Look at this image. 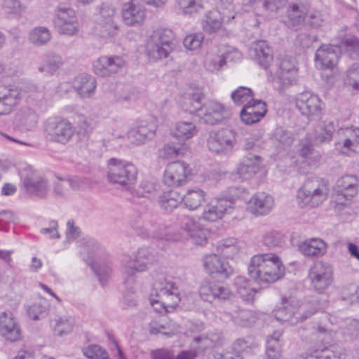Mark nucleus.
Instances as JSON below:
<instances>
[{"instance_id": "nucleus-52", "label": "nucleus", "mask_w": 359, "mask_h": 359, "mask_svg": "<svg viewBox=\"0 0 359 359\" xmlns=\"http://www.w3.org/2000/svg\"><path fill=\"white\" fill-rule=\"evenodd\" d=\"M48 311L47 304L41 302L33 304L27 309L29 317L34 320L44 318L48 315Z\"/></svg>"}, {"instance_id": "nucleus-19", "label": "nucleus", "mask_w": 359, "mask_h": 359, "mask_svg": "<svg viewBox=\"0 0 359 359\" xmlns=\"http://www.w3.org/2000/svg\"><path fill=\"white\" fill-rule=\"evenodd\" d=\"M201 298L206 302L225 301L231 296L229 288L223 284L215 281H204L198 290Z\"/></svg>"}, {"instance_id": "nucleus-22", "label": "nucleus", "mask_w": 359, "mask_h": 359, "mask_svg": "<svg viewBox=\"0 0 359 359\" xmlns=\"http://www.w3.org/2000/svg\"><path fill=\"white\" fill-rule=\"evenodd\" d=\"M180 226L188 233L193 243L204 245L208 242L209 231L189 216H183L180 219Z\"/></svg>"}, {"instance_id": "nucleus-27", "label": "nucleus", "mask_w": 359, "mask_h": 359, "mask_svg": "<svg viewBox=\"0 0 359 359\" xmlns=\"http://www.w3.org/2000/svg\"><path fill=\"white\" fill-rule=\"evenodd\" d=\"M0 332L7 340L11 341H15L20 339V329L11 311H5L0 314Z\"/></svg>"}, {"instance_id": "nucleus-5", "label": "nucleus", "mask_w": 359, "mask_h": 359, "mask_svg": "<svg viewBox=\"0 0 359 359\" xmlns=\"http://www.w3.org/2000/svg\"><path fill=\"white\" fill-rule=\"evenodd\" d=\"M173 32L168 29H157L150 36L147 43L146 51L149 60L153 61L167 58L172 50Z\"/></svg>"}, {"instance_id": "nucleus-63", "label": "nucleus", "mask_w": 359, "mask_h": 359, "mask_svg": "<svg viewBox=\"0 0 359 359\" xmlns=\"http://www.w3.org/2000/svg\"><path fill=\"white\" fill-rule=\"evenodd\" d=\"M262 242L269 248H273L281 244V236L278 232L271 231L264 235Z\"/></svg>"}, {"instance_id": "nucleus-8", "label": "nucleus", "mask_w": 359, "mask_h": 359, "mask_svg": "<svg viewBox=\"0 0 359 359\" xmlns=\"http://www.w3.org/2000/svg\"><path fill=\"white\" fill-rule=\"evenodd\" d=\"M44 131L48 140L65 144L71 140L75 129L67 119L55 117L46 121Z\"/></svg>"}, {"instance_id": "nucleus-40", "label": "nucleus", "mask_w": 359, "mask_h": 359, "mask_svg": "<svg viewBox=\"0 0 359 359\" xmlns=\"http://www.w3.org/2000/svg\"><path fill=\"white\" fill-rule=\"evenodd\" d=\"M205 192L201 189H190L184 195L183 198H181V201L187 208L194 210L201 205L205 201Z\"/></svg>"}, {"instance_id": "nucleus-41", "label": "nucleus", "mask_w": 359, "mask_h": 359, "mask_svg": "<svg viewBox=\"0 0 359 359\" xmlns=\"http://www.w3.org/2000/svg\"><path fill=\"white\" fill-rule=\"evenodd\" d=\"M82 184V180L76 176L68 178H59V181L55 183L53 192L58 196H64L68 188L78 189Z\"/></svg>"}, {"instance_id": "nucleus-24", "label": "nucleus", "mask_w": 359, "mask_h": 359, "mask_svg": "<svg viewBox=\"0 0 359 359\" xmlns=\"http://www.w3.org/2000/svg\"><path fill=\"white\" fill-rule=\"evenodd\" d=\"M121 15L126 25H140L144 20L145 10L139 3L128 1L123 5Z\"/></svg>"}, {"instance_id": "nucleus-39", "label": "nucleus", "mask_w": 359, "mask_h": 359, "mask_svg": "<svg viewBox=\"0 0 359 359\" xmlns=\"http://www.w3.org/2000/svg\"><path fill=\"white\" fill-rule=\"evenodd\" d=\"M223 15L217 9L209 11L202 22L203 29L209 34L216 32L222 27Z\"/></svg>"}, {"instance_id": "nucleus-6", "label": "nucleus", "mask_w": 359, "mask_h": 359, "mask_svg": "<svg viewBox=\"0 0 359 359\" xmlns=\"http://www.w3.org/2000/svg\"><path fill=\"white\" fill-rule=\"evenodd\" d=\"M86 251L88 257L92 259L90 266L102 286H104L111 273V264L106 260V252L104 248L93 238L86 241Z\"/></svg>"}, {"instance_id": "nucleus-21", "label": "nucleus", "mask_w": 359, "mask_h": 359, "mask_svg": "<svg viewBox=\"0 0 359 359\" xmlns=\"http://www.w3.org/2000/svg\"><path fill=\"white\" fill-rule=\"evenodd\" d=\"M266 112V104L264 101L252 99L243 107L240 117L243 123L251 125L260 121Z\"/></svg>"}, {"instance_id": "nucleus-48", "label": "nucleus", "mask_w": 359, "mask_h": 359, "mask_svg": "<svg viewBox=\"0 0 359 359\" xmlns=\"http://www.w3.org/2000/svg\"><path fill=\"white\" fill-rule=\"evenodd\" d=\"M51 34L49 29L45 27H38L33 29L29 36V41L34 46H41L50 41Z\"/></svg>"}, {"instance_id": "nucleus-7", "label": "nucleus", "mask_w": 359, "mask_h": 359, "mask_svg": "<svg viewBox=\"0 0 359 359\" xmlns=\"http://www.w3.org/2000/svg\"><path fill=\"white\" fill-rule=\"evenodd\" d=\"M326 198V186L318 179H307L297 194V201L301 208H316Z\"/></svg>"}, {"instance_id": "nucleus-36", "label": "nucleus", "mask_w": 359, "mask_h": 359, "mask_svg": "<svg viewBox=\"0 0 359 359\" xmlns=\"http://www.w3.org/2000/svg\"><path fill=\"white\" fill-rule=\"evenodd\" d=\"M234 285L238 294L243 301L248 303L253 302L257 291L251 285L250 280L244 276H238L235 278Z\"/></svg>"}, {"instance_id": "nucleus-50", "label": "nucleus", "mask_w": 359, "mask_h": 359, "mask_svg": "<svg viewBox=\"0 0 359 359\" xmlns=\"http://www.w3.org/2000/svg\"><path fill=\"white\" fill-rule=\"evenodd\" d=\"M231 99L236 104H243L248 102L253 98L252 90L245 86H240L231 93Z\"/></svg>"}, {"instance_id": "nucleus-34", "label": "nucleus", "mask_w": 359, "mask_h": 359, "mask_svg": "<svg viewBox=\"0 0 359 359\" xmlns=\"http://www.w3.org/2000/svg\"><path fill=\"white\" fill-rule=\"evenodd\" d=\"M73 86L81 97H90L95 90L96 81L93 76L82 74L75 77Z\"/></svg>"}, {"instance_id": "nucleus-35", "label": "nucleus", "mask_w": 359, "mask_h": 359, "mask_svg": "<svg viewBox=\"0 0 359 359\" xmlns=\"http://www.w3.org/2000/svg\"><path fill=\"white\" fill-rule=\"evenodd\" d=\"M204 95L200 90L193 93H186L182 99V108L191 114L198 115V111L201 108V100Z\"/></svg>"}, {"instance_id": "nucleus-45", "label": "nucleus", "mask_w": 359, "mask_h": 359, "mask_svg": "<svg viewBox=\"0 0 359 359\" xmlns=\"http://www.w3.org/2000/svg\"><path fill=\"white\" fill-rule=\"evenodd\" d=\"M196 126L188 121H180L176 124L173 135L181 140H185L191 138L197 133Z\"/></svg>"}, {"instance_id": "nucleus-62", "label": "nucleus", "mask_w": 359, "mask_h": 359, "mask_svg": "<svg viewBox=\"0 0 359 359\" xmlns=\"http://www.w3.org/2000/svg\"><path fill=\"white\" fill-rule=\"evenodd\" d=\"M156 191V185L148 181L142 180L134 190L133 194L138 197H148L149 194Z\"/></svg>"}, {"instance_id": "nucleus-60", "label": "nucleus", "mask_w": 359, "mask_h": 359, "mask_svg": "<svg viewBox=\"0 0 359 359\" xmlns=\"http://www.w3.org/2000/svg\"><path fill=\"white\" fill-rule=\"evenodd\" d=\"M83 353L90 359H103L107 352L98 345H90L83 349Z\"/></svg>"}, {"instance_id": "nucleus-43", "label": "nucleus", "mask_w": 359, "mask_h": 359, "mask_svg": "<svg viewBox=\"0 0 359 359\" xmlns=\"http://www.w3.org/2000/svg\"><path fill=\"white\" fill-rule=\"evenodd\" d=\"M335 130L336 126L333 121L322 122L316 131V140L320 143L330 142Z\"/></svg>"}, {"instance_id": "nucleus-42", "label": "nucleus", "mask_w": 359, "mask_h": 359, "mask_svg": "<svg viewBox=\"0 0 359 359\" xmlns=\"http://www.w3.org/2000/svg\"><path fill=\"white\" fill-rule=\"evenodd\" d=\"M17 121L25 130H29L36 126L38 115L33 109L29 107L23 108L18 114Z\"/></svg>"}, {"instance_id": "nucleus-11", "label": "nucleus", "mask_w": 359, "mask_h": 359, "mask_svg": "<svg viewBox=\"0 0 359 359\" xmlns=\"http://www.w3.org/2000/svg\"><path fill=\"white\" fill-rule=\"evenodd\" d=\"M332 274V267L329 263H314L308 274L311 287L318 293H322L331 284Z\"/></svg>"}, {"instance_id": "nucleus-26", "label": "nucleus", "mask_w": 359, "mask_h": 359, "mask_svg": "<svg viewBox=\"0 0 359 359\" xmlns=\"http://www.w3.org/2000/svg\"><path fill=\"white\" fill-rule=\"evenodd\" d=\"M262 163L259 156L249 153L238 164L236 172L243 180H248L258 172Z\"/></svg>"}, {"instance_id": "nucleus-37", "label": "nucleus", "mask_w": 359, "mask_h": 359, "mask_svg": "<svg viewBox=\"0 0 359 359\" xmlns=\"http://www.w3.org/2000/svg\"><path fill=\"white\" fill-rule=\"evenodd\" d=\"M63 65V59L60 55L50 53L43 56L42 62L39 66L38 70L39 72L53 75Z\"/></svg>"}, {"instance_id": "nucleus-33", "label": "nucleus", "mask_w": 359, "mask_h": 359, "mask_svg": "<svg viewBox=\"0 0 359 359\" xmlns=\"http://www.w3.org/2000/svg\"><path fill=\"white\" fill-rule=\"evenodd\" d=\"M154 132L155 126L153 123L142 121L138 126L129 130L128 138L132 144H140L144 143L147 139L152 138Z\"/></svg>"}, {"instance_id": "nucleus-29", "label": "nucleus", "mask_w": 359, "mask_h": 359, "mask_svg": "<svg viewBox=\"0 0 359 359\" xmlns=\"http://www.w3.org/2000/svg\"><path fill=\"white\" fill-rule=\"evenodd\" d=\"M253 57L263 69H267L273 60V50L266 41L260 40L253 44Z\"/></svg>"}, {"instance_id": "nucleus-54", "label": "nucleus", "mask_w": 359, "mask_h": 359, "mask_svg": "<svg viewBox=\"0 0 359 359\" xmlns=\"http://www.w3.org/2000/svg\"><path fill=\"white\" fill-rule=\"evenodd\" d=\"M273 138L285 147H290L294 141L293 134L282 127H278L274 130Z\"/></svg>"}, {"instance_id": "nucleus-28", "label": "nucleus", "mask_w": 359, "mask_h": 359, "mask_svg": "<svg viewBox=\"0 0 359 359\" xmlns=\"http://www.w3.org/2000/svg\"><path fill=\"white\" fill-rule=\"evenodd\" d=\"M358 187V178L354 175H346L337 181L334 190L339 195L348 198L356 196Z\"/></svg>"}, {"instance_id": "nucleus-55", "label": "nucleus", "mask_w": 359, "mask_h": 359, "mask_svg": "<svg viewBox=\"0 0 359 359\" xmlns=\"http://www.w3.org/2000/svg\"><path fill=\"white\" fill-rule=\"evenodd\" d=\"M74 325L72 318L61 317L56 320L54 331L58 336L70 333Z\"/></svg>"}, {"instance_id": "nucleus-1", "label": "nucleus", "mask_w": 359, "mask_h": 359, "mask_svg": "<svg viewBox=\"0 0 359 359\" xmlns=\"http://www.w3.org/2000/svg\"><path fill=\"white\" fill-rule=\"evenodd\" d=\"M248 272L250 277L259 285L273 283L284 276L285 266L275 254H258L251 258Z\"/></svg>"}, {"instance_id": "nucleus-38", "label": "nucleus", "mask_w": 359, "mask_h": 359, "mask_svg": "<svg viewBox=\"0 0 359 359\" xmlns=\"http://www.w3.org/2000/svg\"><path fill=\"white\" fill-rule=\"evenodd\" d=\"M282 332L276 330L266 339V354L269 359H278L282 351Z\"/></svg>"}, {"instance_id": "nucleus-13", "label": "nucleus", "mask_w": 359, "mask_h": 359, "mask_svg": "<svg viewBox=\"0 0 359 359\" xmlns=\"http://www.w3.org/2000/svg\"><path fill=\"white\" fill-rule=\"evenodd\" d=\"M236 142L235 133L229 129H222L210 133L208 139L209 150L217 154H226Z\"/></svg>"}, {"instance_id": "nucleus-3", "label": "nucleus", "mask_w": 359, "mask_h": 359, "mask_svg": "<svg viewBox=\"0 0 359 359\" xmlns=\"http://www.w3.org/2000/svg\"><path fill=\"white\" fill-rule=\"evenodd\" d=\"M137 176L136 166L126 160L111 158L107 163V180L109 183L129 190L135 183Z\"/></svg>"}, {"instance_id": "nucleus-31", "label": "nucleus", "mask_w": 359, "mask_h": 359, "mask_svg": "<svg viewBox=\"0 0 359 359\" xmlns=\"http://www.w3.org/2000/svg\"><path fill=\"white\" fill-rule=\"evenodd\" d=\"M327 244L320 238H313L305 240L299 243V252L308 257H318L324 255L327 252Z\"/></svg>"}, {"instance_id": "nucleus-9", "label": "nucleus", "mask_w": 359, "mask_h": 359, "mask_svg": "<svg viewBox=\"0 0 359 359\" xmlns=\"http://www.w3.org/2000/svg\"><path fill=\"white\" fill-rule=\"evenodd\" d=\"M306 307L300 306L299 302L294 297H283L280 305L274 309L273 313L276 319L280 322L295 324L299 320H304L308 318V316L299 313L300 310L304 311Z\"/></svg>"}, {"instance_id": "nucleus-61", "label": "nucleus", "mask_w": 359, "mask_h": 359, "mask_svg": "<svg viewBox=\"0 0 359 359\" xmlns=\"http://www.w3.org/2000/svg\"><path fill=\"white\" fill-rule=\"evenodd\" d=\"M203 39L204 36L202 33L191 34L184 39L183 43L187 49L195 50L201 46Z\"/></svg>"}, {"instance_id": "nucleus-18", "label": "nucleus", "mask_w": 359, "mask_h": 359, "mask_svg": "<svg viewBox=\"0 0 359 359\" xmlns=\"http://www.w3.org/2000/svg\"><path fill=\"white\" fill-rule=\"evenodd\" d=\"M296 106L304 116L311 120L318 117L322 111L321 100L309 91L303 92L297 96Z\"/></svg>"}, {"instance_id": "nucleus-56", "label": "nucleus", "mask_w": 359, "mask_h": 359, "mask_svg": "<svg viewBox=\"0 0 359 359\" xmlns=\"http://www.w3.org/2000/svg\"><path fill=\"white\" fill-rule=\"evenodd\" d=\"M342 332L344 336L350 337L351 339L359 338V320L348 318L345 321V325L342 328Z\"/></svg>"}, {"instance_id": "nucleus-58", "label": "nucleus", "mask_w": 359, "mask_h": 359, "mask_svg": "<svg viewBox=\"0 0 359 359\" xmlns=\"http://www.w3.org/2000/svg\"><path fill=\"white\" fill-rule=\"evenodd\" d=\"M19 96L11 95L0 100V116L10 114L19 102Z\"/></svg>"}, {"instance_id": "nucleus-32", "label": "nucleus", "mask_w": 359, "mask_h": 359, "mask_svg": "<svg viewBox=\"0 0 359 359\" xmlns=\"http://www.w3.org/2000/svg\"><path fill=\"white\" fill-rule=\"evenodd\" d=\"M26 190L32 195L40 198L46 197L48 193V184L42 177L31 175L24 180Z\"/></svg>"}, {"instance_id": "nucleus-59", "label": "nucleus", "mask_w": 359, "mask_h": 359, "mask_svg": "<svg viewBox=\"0 0 359 359\" xmlns=\"http://www.w3.org/2000/svg\"><path fill=\"white\" fill-rule=\"evenodd\" d=\"M311 303L315 306V308L312 311H309L305 314V316H308V318L317 311H323L328 305V297L325 294H323V292L319 293L318 296H316L313 298Z\"/></svg>"}, {"instance_id": "nucleus-51", "label": "nucleus", "mask_w": 359, "mask_h": 359, "mask_svg": "<svg viewBox=\"0 0 359 359\" xmlns=\"http://www.w3.org/2000/svg\"><path fill=\"white\" fill-rule=\"evenodd\" d=\"M177 13L184 15H191L203 9L200 1H178Z\"/></svg>"}, {"instance_id": "nucleus-17", "label": "nucleus", "mask_w": 359, "mask_h": 359, "mask_svg": "<svg viewBox=\"0 0 359 359\" xmlns=\"http://www.w3.org/2000/svg\"><path fill=\"white\" fill-rule=\"evenodd\" d=\"M126 65V61L122 56H101L93 62V68L95 74L104 77L118 72Z\"/></svg>"}, {"instance_id": "nucleus-44", "label": "nucleus", "mask_w": 359, "mask_h": 359, "mask_svg": "<svg viewBox=\"0 0 359 359\" xmlns=\"http://www.w3.org/2000/svg\"><path fill=\"white\" fill-rule=\"evenodd\" d=\"M304 359H340L333 350V347L318 345L313 347L311 353H307Z\"/></svg>"}, {"instance_id": "nucleus-16", "label": "nucleus", "mask_w": 359, "mask_h": 359, "mask_svg": "<svg viewBox=\"0 0 359 359\" xmlns=\"http://www.w3.org/2000/svg\"><path fill=\"white\" fill-rule=\"evenodd\" d=\"M233 198H219L210 201L204 208L202 217L208 222H216L233 208Z\"/></svg>"}, {"instance_id": "nucleus-12", "label": "nucleus", "mask_w": 359, "mask_h": 359, "mask_svg": "<svg viewBox=\"0 0 359 359\" xmlns=\"http://www.w3.org/2000/svg\"><path fill=\"white\" fill-rule=\"evenodd\" d=\"M230 111L223 104L215 101H208L198 111L197 116L201 123L215 125L230 116Z\"/></svg>"}, {"instance_id": "nucleus-14", "label": "nucleus", "mask_w": 359, "mask_h": 359, "mask_svg": "<svg viewBox=\"0 0 359 359\" xmlns=\"http://www.w3.org/2000/svg\"><path fill=\"white\" fill-rule=\"evenodd\" d=\"M190 174L191 169L184 161L171 162L167 165L165 170L163 182L169 187H180L187 182Z\"/></svg>"}, {"instance_id": "nucleus-25", "label": "nucleus", "mask_w": 359, "mask_h": 359, "mask_svg": "<svg viewBox=\"0 0 359 359\" xmlns=\"http://www.w3.org/2000/svg\"><path fill=\"white\" fill-rule=\"evenodd\" d=\"M278 74L283 87L292 85L296 81L297 76L294 59L287 56L280 57Z\"/></svg>"}, {"instance_id": "nucleus-23", "label": "nucleus", "mask_w": 359, "mask_h": 359, "mask_svg": "<svg viewBox=\"0 0 359 359\" xmlns=\"http://www.w3.org/2000/svg\"><path fill=\"white\" fill-rule=\"evenodd\" d=\"M341 48L330 44L322 45L316 52L315 60L321 69H331L337 63Z\"/></svg>"}, {"instance_id": "nucleus-47", "label": "nucleus", "mask_w": 359, "mask_h": 359, "mask_svg": "<svg viewBox=\"0 0 359 359\" xmlns=\"http://www.w3.org/2000/svg\"><path fill=\"white\" fill-rule=\"evenodd\" d=\"M96 29L100 36L107 38L117 34L118 26L115 19L97 20Z\"/></svg>"}, {"instance_id": "nucleus-49", "label": "nucleus", "mask_w": 359, "mask_h": 359, "mask_svg": "<svg viewBox=\"0 0 359 359\" xmlns=\"http://www.w3.org/2000/svg\"><path fill=\"white\" fill-rule=\"evenodd\" d=\"M341 48L352 59L359 58V39L355 36L344 38L341 42Z\"/></svg>"}, {"instance_id": "nucleus-15", "label": "nucleus", "mask_w": 359, "mask_h": 359, "mask_svg": "<svg viewBox=\"0 0 359 359\" xmlns=\"http://www.w3.org/2000/svg\"><path fill=\"white\" fill-rule=\"evenodd\" d=\"M203 266L210 276L226 280L234 273L233 269L229 263L216 254H210L203 257Z\"/></svg>"}, {"instance_id": "nucleus-30", "label": "nucleus", "mask_w": 359, "mask_h": 359, "mask_svg": "<svg viewBox=\"0 0 359 359\" xmlns=\"http://www.w3.org/2000/svg\"><path fill=\"white\" fill-rule=\"evenodd\" d=\"M273 206L272 196L264 192L255 194L249 201L251 212L257 215L268 214Z\"/></svg>"}, {"instance_id": "nucleus-46", "label": "nucleus", "mask_w": 359, "mask_h": 359, "mask_svg": "<svg viewBox=\"0 0 359 359\" xmlns=\"http://www.w3.org/2000/svg\"><path fill=\"white\" fill-rule=\"evenodd\" d=\"M180 201H181V197L175 191L164 192L158 198L160 206L167 212H171L176 208Z\"/></svg>"}, {"instance_id": "nucleus-20", "label": "nucleus", "mask_w": 359, "mask_h": 359, "mask_svg": "<svg viewBox=\"0 0 359 359\" xmlns=\"http://www.w3.org/2000/svg\"><path fill=\"white\" fill-rule=\"evenodd\" d=\"M153 290L156 297L164 300L168 308L175 309L181 300L179 289L172 282H156Z\"/></svg>"}, {"instance_id": "nucleus-64", "label": "nucleus", "mask_w": 359, "mask_h": 359, "mask_svg": "<svg viewBox=\"0 0 359 359\" xmlns=\"http://www.w3.org/2000/svg\"><path fill=\"white\" fill-rule=\"evenodd\" d=\"M299 155L303 158L307 159L313 151V145L311 138L306 137L302 139L299 144Z\"/></svg>"}, {"instance_id": "nucleus-4", "label": "nucleus", "mask_w": 359, "mask_h": 359, "mask_svg": "<svg viewBox=\"0 0 359 359\" xmlns=\"http://www.w3.org/2000/svg\"><path fill=\"white\" fill-rule=\"evenodd\" d=\"M323 20L319 11L311 10L308 1H297L288 6L287 20L285 24L292 29H295L304 22L313 27H319Z\"/></svg>"}, {"instance_id": "nucleus-2", "label": "nucleus", "mask_w": 359, "mask_h": 359, "mask_svg": "<svg viewBox=\"0 0 359 359\" xmlns=\"http://www.w3.org/2000/svg\"><path fill=\"white\" fill-rule=\"evenodd\" d=\"M155 261L154 256L147 248H141L138 250L135 259L130 260L123 266V274L126 276L124 284L127 289L123 292L122 306L128 309L137 306L135 290L133 285L135 280L133 276L136 272H142L148 269V265L152 264Z\"/></svg>"}, {"instance_id": "nucleus-53", "label": "nucleus", "mask_w": 359, "mask_h": 359, "mask_svg": "<svg viewBox=\"0 0 359 359\" xmlns=\"http://www.w3.org/2000/svg\"><path fill=\"white\" fill-rule=\"evenodd\" d=\"M226 56L225 55H208L205 61V67L210 72L219 70L226 65Z\"/></svg>"}, {"instance_id": "nucleus-57", "label": "nucleus", "mask_w": 359, "mask_h": 359, "mask_svg": "<svg viewBox=\"0 0 359 359\" xmlns=\"http://www.w3.org/2000/svg\"><path fill=\"white\" fill-rule=\"evenodd\" d=\"M345 83L351 86L354 90L359 89V63L353 64L346 70Z\"/></svg>"}, {"instance_id": "nucleus-10", "label": "nucleus", "mask_w": 359, "mask_h": 359, "mask_svg": "<svg viewBox=\"0 0 359 359\" xmlns=\"http://www.w3.org/2000/svg\"><path fill=\"white\" fill-rule=\"evenodd\" d=\"M53 23L57 31L62 34L73 36L78 32V18L74 9L59 6L55 11Z\"/></svg>"}]
</instances>
